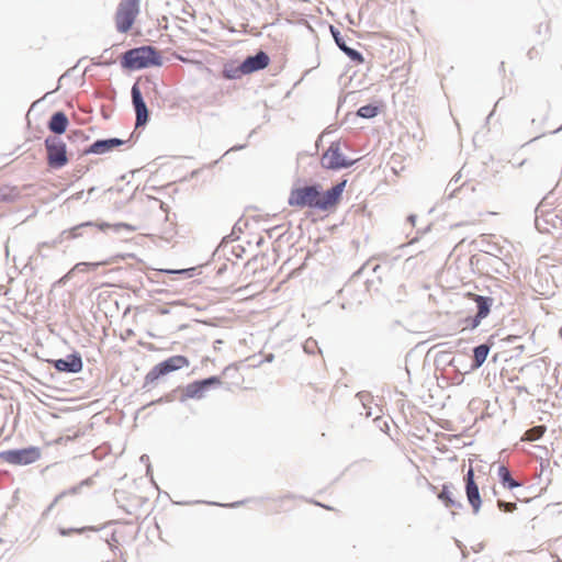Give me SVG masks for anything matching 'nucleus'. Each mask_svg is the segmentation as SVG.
<instances>
[{
	"label": "nucleus",
	"mask_w": 562,
	"mask_h": 562,
	"mask_svg": "<svg viewBox=\"0 0 562 562\" xmlns=\"http://www.w3.org/2000/svg\"><path fill=\"white\" fill-rule=\"evenodd\" d=\"M346 184L347 180H342L326 192H321L317 186L294 188L290 192L288 203L292 207H310L326 212L338 205Z\"/></svg>",
	"instance_id": "nucleus-1"
},
{
	"label": "nucleus",
	"mask_w": 562,
	"mask_h": 562,
	"mask_svg": "<svg viewBox=\"0 0 562 562\" xmlns=\"http://www.w3.org/2000/svg\"><path fill=\"white\" fill-rule=\"evenodd\" d=\"M123 66L131 69H142L150 66H160L161 57L151 46H142L127 50L123 56Z\"/></svg>",
	"instance_id": "nucleus-2"
},
{
	"label": "nucleus",
	"mask_w": 562,
	"mask_h": 562,
	"mask_svg": "<svg viewBox=\"0 0 562 562\" xmlns=\"http://www.w3.org/2000/svg\"><path fill=\"white\" fill-rule=\"evenodd\" d=\"M189 364L190 361L184 356L178 355L169 357L165 361L153 367V369L146 374L145 381L147 384L155 383L160 376L187 368Z\"/></svg>",
	"instance_id": "nucleus-3"
},
{
	"label": "nucleus",
	"mask_w": 562,
	"mask_h": 562,
	"mask_svg": "<svg viewBox=\"0 0 562 562\" xmlns=\"http://www.w3.org/2000/svg\"><path fill=\"white\" fill-rule=\"evenodd\" d=\"M47 164L53 169H60L68 164L65 142L58 136H49L45 139Z\"/></svg>",
	"instance_id": "nucleus-4"
},
{
	"label": "nucleus",
	"mask_w": 562,
	"mask_h": 562,
	"mask_svg": "<svg viewBox=\"0 0 562 562\" xmlns=\"http://www.w3.org/2000/svg\"><path fill=\"white\" fill-rule=\"evenodd\" d=\"M2 461L13 465H27L36 462L41 458V449L29 447L19 450H7L0 452Z\"/></svg>",
	"instance_id": "nucleus-5"
},
{
	"label": "nucleus",
	"mask_w": 562,
	"mask_h": 562,
	"mask_svg": "<svg viewBox=\"0 0 562 562\" xmlns=\"http://www.w3.org/2000/svg\"><path fill=\"white\" fill-rule=\"evenodd\" d=\"M138 14V0H123L115 14L116 29L126 33Z\"/></svg>",
	"instance_id": "nucleus-6"
},
{
	"label": "nucleus",
	"mask_w": 562,
	"mask_h": 562,
	"mask_svg": "<svg viewBox=\"0 0 562 562\" xmlns=\"http://www.w3.org/2000/svg\"><path fill=\"white\" fill-rule=\"evenodd\" d=\"M468 296L474 300L477 304V313L474 317H468L463 321L464 326L462 327V330L476 328L481 324L482 319L488 316L493 303V299L487 296L474 293H469Z\"/></svg>",
	"instance_id": "nucleus-7"
},
{
	"label": "nucleus",
	"mask_w": 562,
	"mask_h": 562,
	"mask_svg": "<svg viewBox=\"0 0 562 562\" xmlns=\"http://www.w3.org/2000/svg\"><path fill=\"white\" fill-rule=\"evenodd\" d=\"M321 164L326 169H340L351 165L345 160L342 154L340 153L339 144L337 143H333L323 154Z\"/></svg>",
	"instance_id": "nucleus-8"
},
{
	"label": "nucleus",
	"mask_w": 562,
	"mask_h": 562,
	"mask_svg": "<svg viewBox=\"0 0 562 562\" xmlns=\"http://www.w3.org/2000/svg\"><path fill=\"white\" fill-rule=\"evenodd\" d=\"M465 494L474 514H477L482 506L479 486L474 481V470L470 467L465 476Z\"/></svg>",
	"instance_id": "nucleus-9"
},
{
	"label": "nucleus",
	"mask_w": 562,
	"mask_h": 562,
	"mask_svg": "<svg viewBox=\"0 0 562 562\" xmlns=\"http://www.w3.org/2000/svg\"><path fill=\"white\" fill-rule=\"evenodd\" d=\"M269 65V57L266 53L259 52L255 56L247 57L241 63V71L245 75L266 68Z\"/></svg>",
	"instance_id": "nucleus-10"
},
{
	"label": "nucleus",
	"mask_w": 562,
	"mask_h": 562,
	"mask_svg": "<svg viewBox=\"0 0 562 562\" xmlns=\"http://www.w3.org/2000/svg\"><path fill=\"white\" fill-rule=\"evenodd\" d=\"M132 99L136 112V126L144 125L148 120V111L137 86L132 88Z\"/></svg>",
	"instance_id": "nucleus-11"
},
{
	"label": "nucleus",
	"mask_w": 562,
	"mask_h": 562,
	"mask_svg": "<svg viewBox=\"0 0 562 562\" xmlns=\"http://www.w3.org/2000/svg\"><path fill=\"white\" fill-rule=\"evenodd\" d=\"M81 359L75 356L68 359H59L55 362V368L59 371L78 372L81 370Z\"/></svg>",
	"instance_id": "nucleus-12"
},
{
	"label": "nucleus",
	"mask_w": 562,
	"mask_h": 562,
	"mask_svg": "<svg viewBox=\"0 0 562 562\" xmlns=\"http://www.w3.org/2000/svg\"><path fill=\"white\" fill-rule=\"evenodd\" d=\"M68 126V119L63 112H56L53 114L48 127L56 134H63Z\"/></svg>",
	"instance_id": "nucleus-13"
},
{
	"label": "nucleus",
	"mask_w": 562,
	"mask_h": 562,
	"mask_svg": "<svg viewBox=\"0 0 562 562\" xmlns=\"http://www.w3.org/2000/svg\"><path fill=\"white\" fill-rule=\"evenodd\" d=\"M295 499L291 496H283L273 502V513L291 510L294 507Z\"/></svg>",
	"instance_id": "nucleus-14"
},
{
	"label": "nucleus",
	"mask_w": 562,
	"mask_h": 562,
	"mask_svg": "<svg viewBox=\"0 0 562 562\" xmlns=\"http://www.w3.org/2000/svg\"><path fill=\"white\" fill-rule=\"evenodd\" d=\"M222 75L226 79H237L245 74L241 71V64L235 65L234 63H228L224 65Z\"/></svg>",
	"instance_id": "nucleus-15"
},
{
	"label": "nucleus",
	"mask_w": 562,
	"mask_h": 562,
	"mask_svg": "<svg viewBox=\"0 0 562 562\" xmlns=\"http://www.w3.org/2000/svg\"><path fill=\"white\" fill-rule=\"evenodd\" d=\"M498 476L503 485L510 490L519 486V483L512 477L509 470L505 465L498 468Z\"/></svg>",
	"instance_id": "nucleus-16"
},
{
	"label": "nucleus",
	"mask_w": 562,
	"mask_h": 562,
	"mask_svg": "<svg viewBox=\"0 0 562 562\" xmlns=\"http://www.w3.org/2000/svg\"><path fill=\"white\" fill-rule=\"evenodd\" d=\"M438 498L445 504L446 507H459L460 505L453 499L448 485H442L441 492L438 494Z\"/></svg>",
	"instance_id": "nucleus-17"
},
{
	"label": "nucleus",
	"mask_w": 562,
	"mask_h": 562,
	"mask_svg": "<svg viewBox=\"0 0 562 562\" xmlns=\"http://www.w3.org/2000/svg\"><path fill=\"white\" fill-rule=\"evenodd\" d=\"M546 430H547L546 426L532 427L524 434L521 439L525 441L538 440L544 435Z\"/></svg>",
	"instance_id": "nucleus-18"
},
{
	"label": "nucleus",
	"mask_w": 562,
	"mask_h": 562,
	"mask_svg": "<svg viewBox=\"0 0 562 562\" xmlns=\"http://www.w3.org/2000/svg\"><path fill=\"white\" fill-rule=\"evenodd\" d=\"M215 382H218V380L216 378H211V379H207V380H204L201 382H195L188 386V391L192 396H194V395H198V393L202 392L206 385L215 383Z\"/></svg>",
	"instance_id": "nucleus-19"
},
{
	"label": "nucleus",
	"mask_w": 562,
	"mask_h": 562,
	"mask_svg": "<svg viewBox=\"0 0 562 562\" xmlns=\"http://www.w3.org/2000/svg\"><path fill=\"white\" fill-rule=\"evenodd\" d=\"M490 348L486 345H480L474 348V361L475 366L480 367L486 360Z\"/></svg>",
	"instance_id": "nucleus-20"
},
{
	"label": "nucleus",
	"mask_w": 562,
	"mask_h": 562,
	"mask_svg": "<svg viewBox=\"0 0 562 562\" xmlns=\"http://www.w3.org/2000/svg\"><path fill=\"white\" fill-rule=\"evenodd\" d=\"M340 49L353 61L358 64H362L364 61L363 56L358 50L349 47L340 45Z\"/></svg>",
	"instance_id": "nucleus-21"
},
{
	"label": "nucleus",
	"mask_w": 562,
	"mask_h": 562,
	"mask_svg": "<svg viewBox=\"0 0 562 562\" xmlns=\"http://www.w3.org/2000/svg\"><path fill=\"white\" fill-rule=\"evenodd\" d=\"M378 111L379 109L376 105L367 104L358 110V115L364 119H371L378 114Z\"/></svg>",
	"instance_id": "nucleus-22"
},
{
	"label": "nucleus",
	"mask_w": 562,
	"mask_h": 562,
	"mask_svg": "<svg viewBox=\"0 0 562 562\" xmlns=\"http://www.w3.org/2000/svg\"><path fill=\"white\" fill-rule=\"evenodd\" d=\"M497 506L499 509L507 512V513L514 512L517 508L515 503H506L503 501H498Z\"/></svg>",
	"instance_id": "nucleus-23"
},
{
	"label": "nucleus",
	"mask_w": 562,
	"mask_h": 562,
	"mask_svg": "<svg viewBox=\"0 0 562 562\" xmlns=\"http://www.w3.org/2000/svg\"><path fill=\"white\" fill-rule=\"evenodd\" d=\"M130 142V137L127 139H120V138H108V150L112 149L116 146L126 144Z\"/></svg>",
	"instance_id": "nucleus-24"
},
{
	"label": "nucleus",
	"mask_w": 562,
	"mask_h": 562,
	"mask_svg": "<svg viewBox=\"0 0 562 562\" xmlns=\"http://www.w3.org/2000/svg\"><path fill=\"white\" fill-rule=\"evenodd\" d=\"M105 149V140H98L91 146V151L103 153Z\"/></svg>",
	"instance_id": "nucleus-25"
},
{
	"label": "nucleus",
	"mask_w": 562,
	"mask_h": 562,
	"mask_svg": "<svg viewBox=\"0 0 562 562\" xmlns=\"http://www.w3.org/2000/svg\"><path fill=\"white\" fill-rule=\"evenodd\" d=\"M114 231H119L120 227H124L128 231H135V227L131 226V225H127V224H117V225H112L111 226Z\"/></svg>",
	"instance_id": "nucleus-26"
},
{
	"label": "nucleus",
	"mask_w": 562,
	"mask_h": 562,
	"mask_svg": "<svg viewBox=\"0 0 562 562\" xmlns=\"http://www.w3.org/2000/svg\"><path fill=\"white\" fill-rule=\"evenodd\" d=\"M334 37H335V42H336V44L338 45L339 48H340V45L347 46L346 42L342 38H340L338 36V34L334 33Z\"/></svg>",
	"instance_id": "nucleus-27"
},
{
	"label": "nucleus",
	"mask_w": 562,
	"mask_h": 562,
	"mask_svg": "<svg viewBox=\"0 0 562 562\" xmlns=\"http://www.w3.org/2000/svg\"><path fill=\"white\" fill-rule=\"evenodd\" d=\"M193 63H194L195 65H198V66H202V65H203L201 61H198V60H195V61H193Z\"/></svg>",
	"instance_id": "nucleus-28"
}]
</instances>
